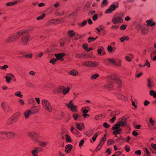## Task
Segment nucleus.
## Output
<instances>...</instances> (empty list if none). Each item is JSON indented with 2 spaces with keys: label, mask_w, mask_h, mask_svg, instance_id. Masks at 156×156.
I'll return each instance as SVG.
<instances>
[{
  "label": "nucleus",
  "mask_w": 156,
  "mask_h": 156,
  "mask_svg": "<svg viewBox=\"0 0 156 156\" xmlns=\"http://www.w3.org/2000/svg\"><path fill=\"white\" fill-rule=\"evenodd\" d=\"M123 15V13L122 12L116 14L113 17L112 22L114 24L122 23L123 21L122 19Z\"/></svg>",
  "instance_id": "obj_1"
},
{
  "label": "nucleus",
  "mask_w": 156,
  "mask_h": 156,
  "mask_svg": "<svg viewBox=\"0 0 156 156\" xmlns=\"http://www.w3.org/2000/svg\"><path fill=\"white\" fill-rule=\"evenodd\" d=\"M41 104L45 110L49 112H52L53 108L49 101L46 99H43L41 101Z\"/></svg>",
  "instance_id": "obj_2"
},
{
  "label": "nucleus",
  "mask_w": 156,
  "mask_h": 156,
  "mask_svg": "<svg viewBox=\"0 0 156 156\" xmlns=\"http://www.w3.org/2000/svg\"><path fill=\"white\" fill-rule=\"evenodd\" d=\"M18 35L12 34L8 36L5 40V42L7 43H11L16 41L19 39Z\"/></svg>",
  "instance_id": "obj_3"
},
{
  "label": "nucleus",
  "mask_w": 156,
  "mask_h": 156,
  "mask_svg": "<svg viewBox=\"0 0 156 156\" xmlns=\"http://www.w3.org/2000/svg\"><path fill=\"white\" fill-rule=\"evenodd\" d=\"M1 107L3 110L6 112L11 113L12 110L7 102H4L1 104Z\"/></svg>",
  "instance_id": "obj_4"
},
{
  "label": "nucleus",
  "mask_w": 156,
  "mask_h": 156,
  "mask_svg": "<svg viewBox=\"0 0 156 156\" xmlns=\"http://www.w3.org/2000/svg\"><path fill=\"white\" fill-rule=\"evenodd\" d=\"M28 136L32 140L37 142V140L39 139V136L38 134L36 132H29L27 133Z\"/></svg>",
  "instance_id": "obj_5"
},
{
  "label": "nucleus",
  "mask_w": 156,
  "mask_h": 156,
  "mask_svg": "<svg viewBox=\"0 0 156 156\" xmlns=\"http://www.w3.org/2000/svg\"><path fill=\"white\" fill-rule=\"evenodd\" d=\"M66 106L73 112H76L77 106L74 105L73 100H70L69 103H66Z\"/></svg>",
  "instance_id": "obj_6"
},
{
  "label": "nucleus",
  "mask_w": 156,
  "mask_h": 156,
  "mask_svg": "<svg viewBox=\"0 0 156 156\" xmlns=\"http://www.w3.org/2000/svg\"><path fill=\"white\" fill-rule=\"evenodd\" d=\"M43 151L42 148L40 147H35L34 149L31 151V153L34 156H37L38 153L41 152Z\"/></svg>",
  "instance_id": "obj_7"
},
{
  "label": "nucleus",
  "mask_w": 156,
  "mask_h": 156,
  "mask_svg": "<svg viewBox=\"0 0 156 156\" xmlns=\"http://www.w3.org/2000/svg\"><path fill=\"white\" fill-rule=\"evenodd\" d=\"M64 21V20L63 19H52L48 21V23L50 25L56 24L60 23Z\"/></svg>",
  "instance_id": "obj_8"
},
{
  "label": "nucleus",
  "mask_w": 156,
  "mask_h": 156,
  "mask_svg": "<svg viewBox=\"0 0 156 156\" xmlns=\"http://www.w3.org/2000/svg\"><path fill=\"white\" fill-rule=\"evenodd\" d=\"M30 37V35L28 34L23 36L21 39V42L23 45H26L27 44Z\"/></svg>",
  "instance_id": "obj_9"
},
{
  "label": "nucleus",
  "mask_w": 156,
  "mask_h": 156,
  "mask_svg": "<svg viewBox=\"0 0 156 156\" xmlns=\"http://www.w3.org/2000/svg\"><path fill=\"white\" fill-rule=\"evenodd\" d=\"M121 126H124L127 125V119L125 116L120 118L119 122Z\"/></svg>",
  "instance_id": "obj_10"
},
{
  "label": "nucleus",
  "mask_w": 156,
  "mask_h": 156,
  "mask_svg": "<svg viewBox=\"0 0 156 156\" xmlns=\"http://www.w3.org/2000/svg\"><path fill=\"white\" fill-rule=\"evenodd\" d=\"M114 84V81H109L105 84L104 87L106 89L111 88L113 87Z\"/></svg>",
  "instance_id": "obj_11"
},
{
  "label": "nucleus",
  "mask_w": 156,
  "mask_h": 156,
  "mask_svg": "<svg viewBox=\"0 0 156 156\" xmlns=\"http://www.w3.org/2000/svg\"><path fill=\"white\" fill-rule=\"evenodd\" d=\"M15 134L12 132H7L5 131V136H6L7 139H9L15 137Z\"/></svg>",
  "instance_id": "obj_12"
},
{
  "label": "nucleus",
  "mask_w": 156,
  "mask_h": 156,
  "mask_svg": "<svg viewBox=\"0 0 156 156\" xmlns=\"http://www.w3.org/2000/svg\"><path fill=\"white\" fill-rule=\"evenodd\" d=\"M147 86L149 89H151L154 87V84L153 82L150 79L147 80Z\"/></svg>",
  "instance_id": "obj_13"
},
{
  "label": "nucleus",
  "mask_w": 156,
  "mask_h": 156,
  "mask_svg": "<svg viewBox=\"0 0 156 156\" xmlns=\"http://www.w3.org/2000/svg\"><path fill=\"white\" fill-rule=\"evenodd\" d=\"M15 118L12 117L7 120L6 124L7 125H10L15 123Z\"/></svg>",
  "instance_id": "obj_14"
},
{
  "label": "nucleus",
  "mask_w": 156,
  "mask_h": 156,
  "mask_svg": "<svg viewBox=\"0 0 156 156\" xmlns=\"http://www.w3.org/2000/svg\"><path fill=\"white\" fill-rule=\"evenodd\" d=\"M14 78L15 76L12 73H9L6 74L5 76L6 81L8 83H9L11 80H12V77Z\"/></svg>",
  "instance_id": "obj_15"
},
{
  "label": "nucleus",
  "mask_w": 156,
  "mask_h": 156,
  "mask_svg": "<svg viewBox=\"0 0 156 156\" xmlns=\"http://www.w3.org/2000/svg\"><path fill=\"white\" fill-rule=\"evenodd\" d=\"M108 79L116 81L119 78L117 77L115 74L109 75L107 77Z\"/></svg>",
  "instance_id": "obj_16"
},
{
  "label": "nucleus",
  "mask_w": 156,
  "mask_h": 156,
  "mask_svg": "<svg viewBox=\"0 0 156 156\" xmlns=\"http://www.w3.org/2000/svg\"><path fill=\"white\" fill-rule=\"evenodd\" d=\"M116 82L118 90H120L122 87V83L121 80L118 78L115 81Z\"/></svg>",
  "instance_id": "obj_17"
},
{
  "label": "nucleus",
  "mask_w": 156,
  "mask_h": 156,
  "mask_svg": "<svg viewBox=\"0 0 156 156\" xmlns=\"http://www.w3.org/2000/svg\"><path fill=\"white\" fill-rule=\"evenodd\" d=\"M86 56V55L84 52L77 53L75 57L77 58H83Z\"/></svg>",
  "instance_id": "obj_18"
},
{
  "label": "nucleus",
  "mask_w": 156,
  "mask_h": 156,
  "mask_svg": "<svg viewBox=\"0 0 156 156\" xmlns=\"http://www.w3.org/2000/svg\"><path fill=\"white\" fill-rule=\"evenodd\" d=\"M149 124H148V126L149 127V129H152V127L154 125L155 121L152 118H151L149 119Z\"/></svg>",
  "instance_id": "obj_19"
},
{
  "label": "nucleus",
  "mask_w": 156,
  "mask_h": 156,
  "mask_svg": "<svg viewBox=\"0 0 156 156\" xmlns=\"http://www.w3.org/2000/svg\"><path fill=\"white\" fill-rule=\"evenodd\" d=\"M30 110L32 113V115H34L38 112L39 111L38 108H36V107H31Z\"/></svg>",
  "instance_id": "obj_20"
},
{
  "label": "nucleus",
  "mask_w": 156,
  "mask_h": 156,
  "mask_svg": "<svg viewBox=\"0 0 156 156\" xmlns=\"http://www.w3.org/2000/svg\"><path fill=\"white\" fill-rule=\"evenodd\" d=\"M116 96L119 99H121L124 101H126L127 100V98L125 96L119 94H116Z\"/></svg>",
  "instance_id": "obj_21"
},
{
  "label": "nucleus",
  "mask_w": 156,
  "mask_h": 156,
  "mask_svg": "<svg viewBox=\"0 0 156 156\" xmlns=\"http://www.w3.org/2000/svg\"><path fill=\"white\" fill-rule=\"evenodd\" d=\"M73 146L71 144H68L65 147V152L66 154H68L71 151Z\"/></svg>",
  "instance_id": "obj_22"
},
{
  "label": "nucleus",
  "mask_w": 156,
  "mask_h": 156,
  "mask_svg": "<svg viewBox=\"0 0 156 156\" xmlns=\"http://www.w3.org/2000/svg\"><path fill=\"white\" fill-rule=\"evenodd\" d=\"M64 87L62 86H59L57 88L53 90V93L54 94H56L57 93L60 92Z\"/></svg>",
  "instance_id": "obj_23"
},
{
  "label": "nucleus",
  "mask_w": 156,
  "mask_h": 156,
  "mask_svg": "<svg viewBox=\"0 0 156 156\" xmlns=\"http://www.w3.org/2000/svg\"><path fill=\"white\" fill-rule=\"evenodd\" d=\"M65 55V54L64 53H59L58 54H55V56L57 58L56 59L57 60L61 59Z\"/></svg>",
  "instance_id": "obj_24"
},
{
  "label": "nucleus",
  "mask_w": 156,
  "mask_h": 156,
  "mask_svg": "<svg viewBox=\"0 0 156 156\" xmlns=\"http://www.w3.org/2000/svg\"><path fill=\"white\" fill-rule=\"evenodd\" d=\"M32 114L31 111L30 109L27 110L23 113L25 119H28L30 116V115Z\"/></svg>",
  "instance_id": "obj_25"
},
{
  "label": "nucleus",
  "mask_w": 156,
  "mask_h": 156,
  "mask_svg": "<svg viewBox=\"0 0 156 156\" xmlns=\"http://www.w3.org/2000/svg\"><path fill=\"white\" fill-rule=\"evenodd\" d=\"M99 63L98 62L94 61H90V66L92 67H95L99 65Z\"/></svg>",
  "instance_id": "obj_26"
},
{
  "label": "nucleus",
  "mask_w": 156,
  "mask_h": 156,
  "mask_svg": "<svg viewBox=\"0 0 156 156\" xmlns=\"http://www.w3.org/2000/svg\"><path fill=\"white\" fill-rule=\"evenodd\" d=\"M62 93L64 95L67 94L69 91L70 88L69 87H67V88H64L62 89Z\"/></svg>",
  "instance_id": "obj_27"
},
{
  "label": "nucleus",
  "mask_w": 156,
  "mask_h": 156,
  "mask_svg": "<svg viewBox=\"0 0 156 156\" xmlns=\"http://www.w3.org/2000/svg\"><path fill=\"white\" fill-rule=\"evenodd\" d=\"M121 60L119 59H115V66L116 67H120L121 65Z\"/></svg>",
  "instance_id": "obj_28"
},
{
  "label": "nucleus",
  "mask_w": 156,
  "mask_h": 156,
  "mask_svg": "<svg viewBox=\"0 0 156 156\" xmlns=\"http://www.w3.org/2000/svg\"><path fill=\"white\" fill-rule=\"evenodd\" d=\"M146 22L148 25H149L151 27L154 26L155 24V22L152 21V20H147L146 21Z\"/></svg>",
  "instance_id": "obj_29"
},
{
  "label": "nucleus",
  "mask_w": 156,
  "mask_h": 156,
  "mask_svg": "<svg viewBox=\"0 0 156 156\" xmlns=\"http://www.w3.org/2000/svg\"><path fill=\"white\" fill-rule=\"evenodd\" d=\"M37 142L38 143L39 145L42 146V147H45L47 145V143L44 141H41L40 140H38L37 141Z\"/></svg>",
  "instance_id": "obj_30"
},
{
  "label": "nucleus",
  "mask_w": 156,
  "mask_h": 156,
  "mask_svg": "<svg viewBox=\"0 0 156 156\" xmlns=\"http://www.w3.org/2000/svg\"><path fill=\"white\" fill-rule=\"evenodd\" d=\"M129 37L127 36H124L119 38V40L122 43L124 42L125 41H128L129 40Z\"/></svg>",
  "instance_id": "obj_31"
},
{
  "label": "nucleus",
  "mask_w": 156,
  "mask_h": 156,
  "mask_svg": "<svg viewBox=\"0 0 156 156\" xmlns=\"http://www.w3.org/2000/svg\"><path fill=\"white\" fill-rule=\"evenodd\" d=\"M69 74L73 76H75L77 75L78 74L77 71L76 69H73L69 72Z\"/></svg>",
  "instance_id": "obj_32"
},
{
  "label": "nucleus",
  "mask_w": 156,
  "mask_h": 156,
  "mask_svg": "<svg viewBox=\"0 0 156 156\" xmlns=\"http://www.w3.org/2000/svg\"><path fill=\"white\" fill-rule=\"evenodd\" d=\"M27 30L26 29H23L20 30L17 32V34L20 35H24L26 33H27Z\"/></svg>",
  "instance_id": "obj_33"
},
{
  "label": "nucleus",
  "mask_w": 156,
  "mask_h": 156,
  "mask_svg": "<svg viewBox=\"0 0 156 156\" xmlns=\"http://www.w3.org/2000/svg\"><path fill=\"white\" fill-rule=\"evenodd\" d=\"M68 35L70 37H72L75 35V33L73 30H70L68 31Z\"/></svg>",
  "instance_id": "obj_34"
},
{
  "label": "nucleus",
  "mask_w": 156,
  "mask_h": 156,
  "mask_svg": "<svg viewBox=\"0 0 156 156\" xmlns=\"http://www.w3.org/2000/svg\"><path fill=\"white\" fill-rule=\"evenodd\" d=\"M149 94L151 96H152L154 98H156V92H155L153 90H150L149 92Z\"/></svg>",
  "instance_id": "obj_35"
},
{
  "label": "nucleus",
  "mask_w": 156,
  "mask_h": 156,
  "mask_svg": "<svg viewBox=\"0 0 156 156\" xmlns=\"http://www.w3.org/2000/svg\"><path fill=\"white\" fill-rule=\"evenodd\" d=\"M5 136V131H0V140H2L5 139L4 137Z\"/></svg>",
  "instance_id": "obj_36"
},
{
  "label": "nucleus",
  "mask_w": 156,
  "mask_h": 156,
  "mask_svg": "<svg viewBox=\"0 0 156 156\" xmlns=\"http://www.w3.org/2000/svg\"><path fill=\"white\" fill-rule=\"evenodd\" d=\"M122 131V129L121 128H119L118 129H115L113 132L114 134H120Z\"/></svg>",
  "instance_id": "obj_37"
},
{
  "label": "nucleus",
  "mask_w": 156,
  "mask_h": 156,
  "mask_svg": "<svg viewBox=\"0 0 156 156\" xmlns=\"http://www.w3.org/2000/svg\"><path fill=\"white\" fill-rule=\"evenodd\" d=\"M121 126L120 125L119 123H118L117 124H116L114 125V126L112 127V129L115 130V129H119V128Z\"/></svg>",
  "instance_id": "obj_38"
},
{
  "label": "nucleus",
  "mask_w": 156,
  "mask_h": 156,
  "mask_svg": "<svg viewBox=\"0 0 156 156\" xmlns=\"http://www.w3.org/2000/svg\"><path fill=\"white\" fill-rule=\"evenodd\" d=\"M17 3V1H14L12 2H11L8 3H7L6 4V5L8 6H11L12 5H14L16 4Z\"/></svg>",
  "instance_id": "obj_39"
},
{
  "label": "nucleus",
  "mask_w": 156,
  "mask_h": 156,
  "mask_svg": "<svg viewBox=\"0 0 156 156\" xmlns=\"http://www.w3.org/2000/svg\"><path fill=\"white\" fill-rule=\"evenodd\" d=\"M18 103L19 105L22 107L23 106L25 105L24 102L22 99H18Z\"/></svg>",
  "instance_id": "obj_40"
},
{
  "label": "nucleus",
  "mask_w": 156,
  "mask_h": 156,
  "mask_svg": "<svg viewBox=\"0 0 156 156\" xmlns=\"http://www.w3.org/2000/svg\"><path fill=\"white\" fill-rule=\"evenodd\" d=\"M14 95L15 96L19 97L20 98H22L23 97V95L21 94V92L18 91L15 93Z\"/></svg>",
  "instance_id": "obj_41"
},
{
  "label": "nucleus",
  "mask_w": 156,
  "mask_h": 156,
  "mask_svg": "<svg viewBox=\"0 0 156 156\" xmlns=\"http://www.w3.org/2000/svg\"><path fill=\"white\" fill-rule=\"evenodd\" d=\"M67 13V12L65 11H62L59 12L58 14H57V12H55V14L57 16H62L65 15Z\"/></svg>",
  "instance_id": "obj_42"
},
{
  "label": "nucleus",
  "mask_w": 156,
  "mask_h": 156,
  "mask_svg": "<svg viewBox=\"0 0 156 156\" xmlns=\"http://www.w3.org/2000/svg\"><path fill=\"white\" fill-rule=\"evenodd\" d=\"M99 76V75L98 73H96L95 74L91 76L90 79L92 80H95Z\"/></svg>",
  "instance_id": "obj_43"
},
{
  "label": "nucleus",
  "mask_w": 156,
  "mask_h": 156,
  "mask_svg": "<svg viewBox=\"0 0 156 156\" xmlns=\"http://www.w3.org/2000/svg\"><path fill=\"white\" fill-rule=\"evenodd\" d=\"M97 38L98 36H97L96 38L90 37L88 38V41L89 43L91 42L94 41Z\"/></svg>",
  "instance_id": "obj_44"
},
{
  "label": "nucleus",
  "mask_w": 156,
  "mask_h": 156,
  "mask_svg": "<svg viewBox=\"0 0 156 156\" xmlns=\"http://www.w3.org/2000/svg\"><path fill=\"white\" fill-rule=\"evenodd\" d=\"M65 137L66 140V141L67 142H71V138L70 136L68 134H66L65 135Z\"/></svg>",
  "instance_id": "obj_45"
},
{
  "label": "nucleus",
  "mask_w": 156,
  "mask_h": 156,
  "mask_svg": "<svg viewBox=\"0 0 156 156\" xmlns=\"http://www.w3.org/2000/svg\"><path fill=\"white\" fill-rule=\"evenodd\" d=\"M90 61H87L83 62L82 65L84 66H90Z\"/></svg>",
  "instance_id": "obj_46"
},
{
  "label": "nucleus",
  "mask_w": 156,
  "mask_h": 156,
  "mask_svg": "<svg viewBox=\"0 0 156 156\" xmlns=\"http://www.w3.org/2000/svg\"><path fill=\"white\" fill-rule=\"evenodd\" d=\"M87 22L86 20L84 21H83L81 23H78V25L80 27H84L85 25L87 24Z\"/></svg>",
  "instance_id": "obj_47"
},
{
  "label": "nucleus",
  "mask_w": 156,
  "mask_h": 156,
  "mask_svg": "<svg viewBox=\"0 0 156 156\" xmlns=\"http://www.w3.org/2000/svg\"><path fill=\"white\" fill-rule=\"evenodd\" d=\"M94 133L93 131L91 130L85 133V134L87 136L89 137L91 136Z\"/></svg>",
  "instance_id": "obj_48"
},
{
  "label": "nucleus",
  "mask_w": 156,
  "mask_h": 156,
  "mask_svg": "<svg viewBox=\"0 0 156 156\" xmlns=\"http://www.w3.org/2000/svg\"><path fill=\"white\" fill-rule=\"evenodd\" d=\"M45 13L42 14L41 16L37 17V20H42L45 17Z\"/></svg>",
  "instance_id": "obj_49"
},
{
  "label": "nucleus",
  "mask_w": 156,
  "mask_h": 156,
  "mask_svg": "<svg viewBox=\"0 0 156 156\" xmlns=\"http://www.w3.org/2000/svg\"><path fill=\"white\" fill-rule=\"evenodd\" d=\"M108 4L107 0H103L101 6L102 7H104L105 6L107 5Z\"/></svg>",
  "instance_id": "obj_50"
},
{
  "label": "nucleus",
  "mask_w": 156,
  "mask_h": 156,
  "mask_svg": "<svg viewBox=\"0 0 156 156\" xmlns=\"http://www.w3.org/2000/svg\"><path fill=\"white\" fill-rule=\"evenodd\" d=\"M103 51H104V48L102 47H101L97 50L98 54L99 55H101L102 52H103Z\"/></svg>",
  "instance_id": "obj_51"
},
{
  "label": "nucleus",
  "mask_w": 156,
  "mask_h": 156,
  "mask_svg": "<svg viewBox=\"0 0 156 156\" xmlns=\"http://www.w3.org/2000/svg\"><path fill=\"white\" fill-rule=\"evenodd\" d=\"M141 32L144 34H147L148 32V30L145 28H143L141 29Z\"/></svg>",
  "instance_id": "obj_52"
},
{
  "label": "nucleus",
  "mask_w": 156,
  "mask_h": 156,
  "mask_svg": "<svg viewBox=\"0 0 156 156\" xmlns=\"http://www.w3.org/2000/svg\"><path fill=\"white\" fill-rule=\"evenodd\" d=\"M115 59L114 58L113 59H108L107 60V61L110 63H111L112 64H115Z\"/></svg>",
  "instance_id": "obj_53"
},
{
  "label": "nucleus",
  "mask_w": 156,
  "mask_h": 156,
  "mask_svg": "<svg viewBox=\"0 0 156 156\" xmlns=\"http://www.w3.org/2000/svg\"><path fill=\"white\" fill-rule=\"evenodd\" d=\"M144 150L145 153H146L147 156H151V154L149 151L148 150L147 148H145L144 149Z\"/></svg>",
  "instance_id": "obj_54"
},
{
  "label": "nucleus",
  "mask_w": 156,
  "mask_h": 156,
  "mask_svg": "<svg viewBox=\"0 0 156 156\" xmlns=\"http://www.w3.org/2000/svg\"><path fill=\"white\" fill-rule=\"evenodd\" d=\"M106 136V134H105L104 135V136L101 139V141L100 142L101 143H102V144H104L106 140V138L105 137Z\"/></svg>",
  "instance_id": "obj_55"
},
{
  "label": "nucleus",
  "mask_w": 156,
  "mask_h": 156,
  "mask_svg": "<svg viewBox=\"0 0 156 156\" xmlns=\"http://www.w3.org/2000/svg\"><path fill=\"white\" fill-rule=\"evenodd\" d=\"M35 28V27H31L28 28L27 29H26L27 30V33H28L29 32L33 30Z\"/></svg>",
  "instance_id": "obj_56"
},
{
  "label": "nucleus",
  "mask_w": 156,
  "mask_h": 156,
  "mask_svg": "<svg viewBox=\"0 0 156 156\" xmlns=\"http://www.w3.org/2000/svg\"><path fill=\"white\" fill-rule=\"evenodd\" d=\"M103 144H102V143H100L97 147L96 148V151H98L99 150L101 149V148L103 146Z\"/></svg>",
  "instance_id": "obj_57"
},
{
  "label": "nucleus",
  "mask_w": 156,
  "mask_h": 156,
  "mask_svg": "<svg viewBox=\"0 0 156 156\" xmlns=\"http://www.w3.org/2000/svg\"><path fill=\"white\" fill-rule=\"evenodd\" d=\"M83 47L85 51H87V50L88 49V45L87 44H84L83 45Z\"/></svg>",
  "instance_id": "obj_58"
},
{
  "label": "nucleus",
  "mask_w": 156,
  "mask_h": 156,
  "mask_svg": "<svg viewBox=\"0 0 156 156\" xmlns=\"http://www.w3.org/2000/svg\"><path fill=\"white\" fill-rule=\"evenodd\" d=\"M57 61V59H56L55 58H53L50 60L49 62L51 63H52L53 64H54Z\"/></svg>",
  "instance_id": "obj_59"
},
{
  "label": "nucleus",
  "mask_w": 156,
  "mask_h": 156,
  "mask_svg": "<svg viewBox=\"0 0 156 156\" xmlns=\"http://www.w3.org/2000/svg\"><path fill=\"white\" fill-rule=\"evenodd\" d=\"M114 142V140H109L107 142V145L108 146H110V145L112 144Z\"/></svg>",
  "instance_id": "obj_60"
},
{
  "label": "nucleus",
  "mask_w": 156,
  "mask_h": 156,
  "mask_svg": "<svg viewBox=\"0 0 156 156\" xmlns=\"http://www.w3.org/2000/svg\"><path fill=\"white\" fill-rule=\"evenodd\" d=\"M144 66H147L148 68L150 67V63L148 61L147 59L146 61V62L144 64Z\"/></svg>",
  "instance_id": "obj_61"
},
{
  "label": "nucleus",
  "mask_w": 156,
  "mask_h": 156,
  "mask_svg": "<svg viewBox=\"0 0 156 156\" xmlns=\"http://www.w3.org/2000/svg\"><path fill=\"white\" fill-rule=\"evenodd\" d=\"M127 27L126 25H122L120 27V29L121 30H125Z\"/></svg>",
  "instance_id": "obj_62"
},
{
  "label": "nucleus",
  "mask_w": 156,
  "mask_h": 156,
  "mask_svg": "<svg viewBox=\"0 0 156 156\" xmlns=\"http://www.w3.org/2000/svg\"><path fill=\"white\" fill-rule=\"evenodd\" d=\"M155 55H156V51H154L151 52L150 54L151 59H152V57L154 56Z\"/></svg>",
  "instance_id": "obj_63"
},
{
  "label": "nucleus",
  "mask_w": 156,
  "mask_h": 156,
  "mask_svg": "<svg viewBox=\"0 0 156 156\" xmlns=\"http://www.w3.org/2000/svg\"><path fill=\"white\" fill-rule=\"evenodd\" d=\"M118 140H121L122 143H123L125 141V139L122 136H120L119 137L118 139Z\"/></svg>",
  "instance_id": "obj_64"
}]
</instances>
